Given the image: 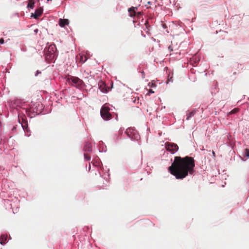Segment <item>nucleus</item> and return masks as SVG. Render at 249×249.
I'll return each instance as SVG.
<instances>
[{"label":"nucleus","instance_id":"1","mask_svg":"<svg viewBox=\"0 0 249 249\" xmlns=\"http://www.w3.org/2000/svg\"><path fill=\"white\" fill-rule=\"evenodd\" d=\"M195 160L193 158L186 156L184 158L176 156L174 162L169 167V172L178 179L186 178L188 174L193 175L195 172Z\"/></svg>","mask_w":249,"mask_h":249},{"label":"nucleus","instance_id":"2","mask_svg":"<svg viewBox=\"0 0 249 249\" xmlns=\"http://www.w3.org/2000/svg\"><path fill=\"white\" fill-rule=\"evenodd\" d=\"M67 82L77 88H81L84 85L83 80L75 76H71L68 77L67 79Z\"/></svg>","mask_w":249,"mask_h":249},{"label":"nucleus","instance_id":"3","mask_svg":"<svg viewBox=\"0 0 249 249\" xmlns=\"http://www.w3.org/2000/svg\"><path fill=\"white\" fill-rule=\"evenodd\" d=\"M110 108L104 105L100 110L101 116L104 120H109L112 118V115L109 112Z\"/></svg>","mask_w":249,"mask_h":249},{"label":"nucleus","instance_id":"4","mask_svg":"<svg viewBox=\"0 0 249 249\" xmlns=\"http://www.w3.org/2000/svg\"><path fill=\"white\" fill-rule=\"evenodd\" d=\"M165 148L168 151L170 152L172 154L175 153L178 149V146L177 144L169 142L165 143Z\"/></svg>","mask_w":249,"mask_h":249},{"label":"nucleus","instance_id":"5","mask_svg":"<svg viewBox=\"0 0 249 249\" xmlns=\"http://www.w3.org/2000/svg\"><path fill=\"white\" fill-rule=\"evenodd\" d=\"M98 86L101 91L103 92H107L109 90V87H107L106 83L102 81L99 82Z\"/></svg>","mask_w":249,"mask_h":249},{"label":"nucleus","instance_id":"6","mask_svg":"<svg viewBox=\"0 0 249 249\" xmlns=\"http://www.w3.org/2000/svg\"><path fill=\"white\" fill-rule=\"evenodd\" d=\"M84 150L85 152H91L92 151V146L90 142H86L85 143Z\"/></svg>","mask_w":249,"mask_h":249},{"label":"nucleus","instance_id":"7","mask_svg":"<svg viewBox=\"0 0 249 249\" xmlns=\"http://www.w3.org/2000/svg\"><path fill=\"white\" fill-rule=\"evenodd\" d=\"M43 13V8L42 7H40L37 9H36L35 13L34 14H33V16L35 18H38V17L40 16Z\"/></svg>","mask_w":249,"mask_h":249},{"label":"nucleus","instance_id":"8","mask_svg":"<svg viewBox=\"0 0 249 249\" xmlns=\"http://www.w3.org/2000/svg\"><path fill=\"white\" fill-rule=\"evenodd\" d=\"M69 23V20L68 19H59V25L61 27H64L66 25H68Z\"/></svg>","mask_w":249,"mask_h":249},{"label":"nucleus","instance_id":"9","mask_svg":"<svg viewBox=\"0 0 249 249\" xmlns=\"http://www.w3.org/2000/svg\"><path fill=\"white\" fill-rule=\"evenodd\" d=\"M135 9H137V8L131 7L128 9V12L129 13V15L130 17H133L136 16V12L135 10Z\"/></svg>","mask_w":249,"mask_h":249},{"label":"nucleus","instance_id":"10","mask_svg":"<svg viewBox=\"0 0 249 249\" xmlns=\"http://www.w3.org/2000/svg\"><path fill=\"white\" fill-rule=\"evenodd\" d=\"M7 235L3 234L1 235L0 237V244L1 245H4L6 241L7 240Z\"/></svg>","mask_w":249,"mask_h":249},{"label":"nucleus","instance_id":"11","mask_svg":"<svg viewBox=\"0 0 249 249\" xmlns=\"http://www.w3.org/2000/svg\"><path fill=\"white\" fill-rule=\"evenodd\" d=\"M21 125L24 130H26L27 131H28V127L27 122L23 120V119H22V122L21 123Z\"/></svg>","mask_w":249,"mask_h":249},{"label":"nucleus","instance_id":"12","mask_svg":"<svg viewBox=\"0 0 249 249\" xmlns=\"http://www.w3.org/2000/svg\"><path fill=\"white\" fill-rule=\"evenodd\" d=\"M35 6V2L34 0H29V2L28 4L27 7L31 9L34 8Z\"/></svg>","mask_w":249,"mask_h":249},{"label":"nucleus","instance_id":"13","mask_svg":"<svg viewBox=\"0 0 249 249\" xmlns=\"http://www.w3.org/2000/svg\"><path fill=\"white\" fill-rule=\"evenodd\" d=\"M195 112H196V111L195 110L189 112L187 114L186 119L187 120H189L191 117H192V116H193L194 115V114H195Z\"/></svg>","mask_w":249,"mask_h":249},{"label":"nucleus","instance_id":"14","mask_svg":"<svg viewBox=\"0 0 249 249\" xmlns=\"http://www.w3.org/2000/svg\"><path fill=\"white\" fill-rule=\"evenodd\" d=\"M84 158L87 160H90V156L87 153H84Z\"/></svg>","mask_w":249,"mask_h":249},{"label":"nucleus","instance_id":"15","mask_svg":"<svg viewBox=\"0 0 249 249\" xmlns=\"http://www.w3.org/2000/svg\"><path fill=\"white\" fill-rule=\"evenodd\" d=\"M239 108H234L233 109H232L230 112V113L231 114H234L237 112L239 111Z\"/></svg>","mask_w":249,"mask_h":249},{"label":"nucleus","instance_id":"16","mask_svg":"<svg viewBox=\"0 0 249 249\" xmlns=\"http://www.w3.org/2000/svg\"><path fill=\"white\" fill-rule=\"evenodd\" d=\"M245 154L247 157L249 158V149H246Z\"/></svg>","mask_w":249,"mask_h":249},{"label":"nucleus","instance_id":"17","mask_svg":"<svg viewBox=\"0 0 249 249\" xmlns=\"http://www.w3.org/2000/svg\"><path fill=\"white\" fill-rule=\"evenodd\" d=\"M84 58H85V59H83V56H81L80 60H81L83 63L85 62L86 61V60H87V58H86V56H84Z\"/></svg>","mask_w":249,"mask_h":249},{"label":"nucleus","instance_id":"18","mask_svg":"<svg viewBox=\"0 0 249 249\" xmlns=\"http://www.w3.org/2000/svg\"><path fill=\"white\" fill-rule=\"evenodd\" d=\"M148 86H149V87H155V84H154V83H153L149 82V83H148Z\"/></svg>","mask_w":249,"mask_h":249},{"label":"nucleus","instance_id":"19","mask_svg":"<svg viewBox=\"0 0 249 249\" xmlns=\"http://www.w3.org/2000/svg\"><path fill=\"white\" fill-rule=\"evenodd\" d=\"M130 131V129H126V131H125V133L127 134V135L129 136V137H130V136L129 135V132Z\"/></svg>","mask_w":249,"mask_h":249},{"label":"nucleus","instance_id":"20","mask_svg":"<svg viewBox=\"0 0 249 249\" xmlns=\"http://www.w3.org/2000/svg\"><path fill=\"white\" fill-rule=\"evenodd\" d=\"M4 40L3 38H1L0 39V44H3L4 43Z\"/></svg>","mask_w":249,"mask_h":249},{"label":"nucleus","instance_id":"21","mask_svg":"<svg viewBox=\"0 0 249 249\" xmlns=\"http://www.w3.org/2000/svg\"><path fill=\"white\" fill-rule=\"evenodd\" d=\"M141 73L142 74V77L143 78H145V73H144V71H142Z\"/></svg>","mask_w":249,"mask_h":249},{"label":"nucleus","instance_id":"22","mask_svg":"<svg viewBox=\"0 0 249 249\" xmlns=\"http://www.w3.org/2000/svg\"><path fill=\"white\" fill-rule=\"evenodd\" d=\"M141 12H138V13H136V16H137V17H139V16H141Z\"/></svg>","mask_w":249,"mask_h":249},{"label":"nucleus","instance_id":"23","mask_svg":"<svg viewBox=\"0 0 249 249\" xmlns=\"http://www.w3.org/2000/svg\"><path fill=\"white\" fill-rule=\"evenodd\" d=\"M149 93H154V91L152 89H150L149 90Z\"/></svg>","mask_w":249,"mask_h":249},{"label":"nucleus","instance_id":"24","mask_svg":"<svg viewBox=\"0 0 249 249\" xmlns=\"http://www.w3.org/2000/svg\"><path fill=\"white\" fill-rule=\"evenodd\" d=\"M212 153H213V157H215V152H214L213 151Z\"/></svg>","mask_w":249,"mask_h":249},{"label":"nucleus","instance_id":"25","mask_svg":"<svg viewBox=\"0 0 249 249\" xmlns=\"http://www.w3.org/2000/svg\"><path fill=\"white\" fill-rule=\"evenodd\" d=\"M168 49H169L170 51H173V49H172V48L171 46H169V47H168Z\"/></svg>","mask_w":249,"mask_h":249},{"label":"nucleus","instance_id":"26","mask_svg":"<svg viewBox=\"0 0 249 249\" xmlns=\"http://www.w3.org/2000/svg\"><path fill=\"white\" fill-rule=\"evenodd\" d=\"M148 4H150V1H148Z\"/></svg>","mask_w":249,"mask_h":249}]
</instances>
